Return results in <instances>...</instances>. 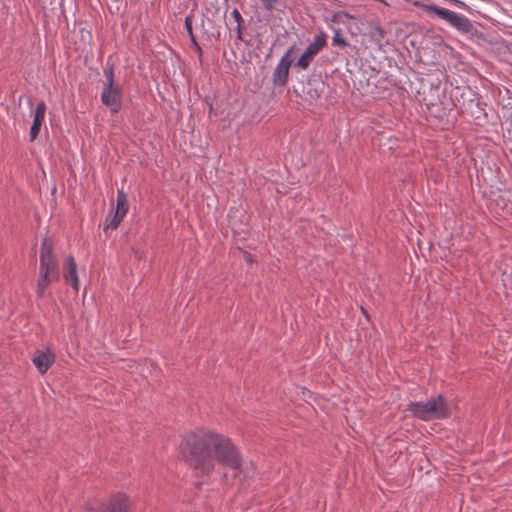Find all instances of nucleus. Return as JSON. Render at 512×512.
<instances>
[{
	"label": "nucleus",
	"instance_id": "nucleus-13",
	"mask_svg": "<svg viewBox=\"0 0 512 512\" xmlns=\"http://www.w3.org/2000/svg\"><path fill=\"white\" fill-rule=\"evenodd\" d=\"M128 208H129V204H128L126 194L122 190H118L116 207H115L116 214L121 215L122 217H125V215L128 212Z\"/></svg>",
	"mask_w": 512,
	"mask_h": 512
},
{
	"label": "nucleus",
	"instance_id": "nucleus-7",
	"mask_svg": "<svg viewBox=\"0 0 512 512\" xmlns=\"http://www.w3.org/2000/svg\"><path fill=\"white\" fill-rule=\"evenodd\" d=\"M128 497L123 493L112 495L105 504H89L86 512H128Z\"/></svg>",
	"mask_w": 512,
	"mask_h": 512
},
{
	"label": "nucleus",
	"instance_id": "nucleus-9",
	"mask_svg": "<svg viewBox=\"0 0 512 512\" xmlns=\"http://www.w3.org/2000/svg\"><path fill=\"white\" fill-rule=\"evenodd\" d=\"M294 49V46L291 47L280 59L278 64L276 65L273 74L272 81L275 86H285L288 82L289 70L293 59L291 58V53Z\"/></svg>",
	"mask_w": 512,
	"mask_h": 512
},
{
	"label": "nucleus",
	"instance_id": "nucleus-18",
	"mask_svg": "<svg viewBox=\"0 0 512 512\" xmlns=\"http://www.w3.org/2000/svg\"><path fill=\"white\" fill-rule=\"evenodd\" d=\"M185 27H186V30H187L190 38H191L192 43L197 47V49H199V46L196 42V39H195L193 31H192V16H186Z\"/></svg>",
	"mask_w": 512,
	"mask_h": 512
},
{
	"label": "nucleus",
	"instance_id": "nucleus-17",
	"mask_svg": "<svg viewBox=\"0 0 512 512\" xmlns=\"http://www.w3.org/2000/svg\"><path fill=\"white\" fill-rule=\"evenodd\" d=\"M343 18L354 19V16L346 11H337L333 13L329 20L332 23H341Z\"/></svg>",
	"mask_w": 512,
	"mask_h": 512
},
{
	"label": "nucleus",
	"instance_id": "nucleus-19",
	"mask_svg": "<svg viewBox=\"0 0 512 512\" xmlns=\"http://www.w3.org/2000/svg\"><path fill=\"white\" fill-rule=\"evenodd\" d=\"M277 1L278 0H261L262 7L267 11H272Z\"/></svg>",
	"mask_w": 512,
	"mask_h": 512
},
{
	"label": "nucleus",
	"instance_id": "nucleus-1",
	"mask_svg": "<svg viewBox=\"0 0 512 512\" xmlns=\"http://www.w3.org/2000/svg\"><path fill=\"white\" fill-rule=\"evenodd\" d=\"M180 454L196 472L209 475L224 461V439L212 431L189 433L181 443Z\"/></svg>",
	"mask_w": 512,
	"mask_h": 512
},
{
	"label": "nucleus",
	"instance_id": "nucleus-10",
	"mask_svg": "<svg viewBox=\"0 0 512 512\" xmlns=\"http://www.w3.org/2000/svg\"><path fill=\"white\" fill-rule=\"evenodd\" d=\"M46 104L44 101H40L35 108L34 114H33V122L32 126L30 128V141H34L41 130V126L43 124L45 114H46Z\"/></svg>",
	"mask_w": 512,
	"mask_h": 512
},
{
	"label": "nucleus",
	"instance_id": "nucleus-2",
	"mask_svg": "<svg viewBox=\"0 0 512 512\" xmlns=\"http://www.w3.org/2000/svg\"><path fill=\"white\" fill-rule=\"evenodd\" d=\"M59 279L58 263L52 254V245L44 240L40 252V268L36 292L42 296L51 282Z\"/></svg>",
	"mask_w": 512,
	"mask_h": 512
},
{
	"label": "nucleus",
	"instance_id": "nucleus-22",
	"mask_svg": "<svg viewBox=\"0 0 512 512\" xmlns=\"http://www.w3.org/2000/svg\"><path fill=\"white\" fill-rule=\"evenodd\" d=\"M244 260H245L246 262H252V261H253V259H252V255H251L250 253H246V252H245V253H244Z\"/></svg>",
	"mask_w": 512,
	"mask_h": 512
},
{
	"label": "nucleus",
	"instance_id": "nucleus-11",
	"mask_svg": "<svg viewBox=\"0 0 512 512\" xmlns=\"http://www.w3.org/2000/svg\"><path fill=\"white\" fill-rule=\"evenodd\" d=\"M32 361L37 370L44 374L55 361V355L49 350L37 351Z\"/></svg>",
	"mask_w": 512,
	"mask_h": 512
},
{
	"label": "nucleus",
	"instance_id": "nucleus-14",
	"mask_svg": "<svg viewBox=\"0 0 512 512\" xmlns=\"http://www.w3.org/2000/svg\"><path fill=\"white\" fill-rule=\"evenodd\" d=\"M331 29L333 31L332 46L340 48L349 46L347 40L342 36L340 28L331 27Z\"/></svg>",
	"mask_w": 512,
	"mask_h": 512
},
{
	"label": "nucleus",
	"instance_id": "nucleus-12",
	"mask_svg": "<svg viewBox=\"0 0 512 512\" xmlns=\"http://www.w3.org/2000/svg\"><path fill=\"white\" fill-rule=\"evenodd\" d=\"M63 277L66 282H70L75 291L79 290V280L77 275V266L72 256L67 257L63 267Z\"/></svg>",
	"mask_w": 512,
	"mask_h": 512
},
{
	"label": "nucleus",
	"instance_id": "nucleus-5",
	"mask_svg": "<svg viewBox=\"0 0 512 512\" xmlns=\"http://www.w3.org/2000/svg\"><path fill=\"white\" fill-rule=\"evenodd\" d=\"M104 76L106 80L102 87L101 101L112 113H118L122 107L123 91L122 87L115 83L112 65L105 67Z\"/></svg>",
	"mask_w": 512,
	"mask_h": 512
},
{
	"label": "nucleus",
	"instance_id": "nucleus-15",
	"mask_svg": "<svg viewBox=\"0 0 512 512\" xmlns=\"http://www.w3.org/2000/svg\"><path fill=\"white\" fill-rule=\"evenodd\" d=\"M123 218L124 217H122L121 215L116 214V212H114L113 215H108L106 217L104 230L116 229L122 222Z\"/></svg>",
	"mask_w": 512,
	"mask_h": 512
},
{
	"label": "nucleus",
	"instance_id": "nucleus-8",
	"mask_svg": "<svg viewBox=\"0 0 512 512\" xmlns=\"http://www.w3.org/2000/svg\"><path fill=\"white\" fill-rule=\"evenodd\" d=\"M327 44V34L321 32L318 34L313 42L309 44L304 53L297 61V66L301 69H307L312 61L313 57L319 53Z\"/></svg>",
	"mask_w": 512,
	"mask_h": 512
},
{
	"label": "nucleus",
	"instance_id": "nucleus-6",
	"mask_svg": "<svg viewBox=\"0 0 512 512\" xmlns=\"http://www.w3.org/2000/svg\"><path fill=\"white\" fill-rule=\"evenodd\" d=\"M412 3L416 7H421L428 12L436 13L440 18L448 22L451 26L459 31L468 32L471 28L470 20L464 15L458 14L454 11L439 7L434 4H425L419 0H414Z\"/></svg>",
	"mask_w": 512,
	"mask_h": 512
},
{
	"label": "nucleus",
	"instance_id": "nucleus-4",
	"mask_svg": "<svg viewBox=\"0 0 512 512\" xmlns=\"http://www.w3.org/2000/svg\"><path fill=\"white\" fill-rule=\"evenodd\" d=\"M226 478L228 477V470L234 479H238L243 485L248 482L255 474V468L251 463H242V458L237 448L226 439Z\"/></svg>",
	"mask_w": 512,
	"mask_h": 512
},
{
	"label": "nucleus",
	"instance_id": "nucleus-21",
	"mask_svg": "<svg viewBox=\"0 0 512 512\" xmlns=\"http://www.w3.org/2000/svg\"><path fill=\"white\" fill-rule=\"evenodd\" d=\"M473 104H475V106L478 108L479 112L482 111V108H480V106H479V101L478 100L471 99L470 102H469V105L472 106Z\"/></svg>",
	"mask_w": 512,
	"mask_h": 512
},
{
	"label": "nucleus",
	"instance_id": "nucleus-20",
	"mask_svg": "<svg viewBox=\"0 0 512 512\" xmlns=\"http://www.w3.org/2000/svg\"><path fill=\"white\" fill-rule=\"evenodd\" d=\"M450 2H452L453 4H455L456 6H458L460 8L466 7V4L464 2H462L461 0H450Z\"/></svg>",
	"mask_w": 512,
	"mask_h": 512
},
{
	"label": "nucleus",
	"instance_id": "nucleus-16",
	"mask_svg": "<svg viewBox=\"0 0 512 512\" xmlns=\"http://www.w3.org/2000/svg\"><path fill=\"white\" fill-rule=\"evenodd\" d=\"M232 21L235 23V30L237 32V38L241 39V28L243 23V18L240 12L235 8L231 12Z\"/></svg>",
	"mask_w": 512,
	"mask_h": 512
},
{
	"label": "nucleus",
	"instance_id": "nucleus-3",
	"mask_svg": "<svg viewBox=\"0 0 512 512\" xmlns=\"http://www.w3.org/2000/svg\"><path fill=\"white\" fill-rule=\"evenodd\" d=\"M408 411L414 417L423 421L445 419L450 415L448 405L442 395H438L425 402H410L408 404Z\"/></svg>",
	"mask_w": 512,
	"mask_h": 512
},
{
	"label": "nucleus",
	"instance_id": "nucleus-23",
	"mask_svg": "<svg viewBox=\"0 0 512 512\" xmlns=\"http://www.w3.org/2000/svg\"><path fill=\"white\" fill-rule=\"evenodd\" d=\"M471 114L475 117V118H479V114H476L474 112H471Z\"/></svg>",
	"mask_w": 512,
	"mask_h": 512
}]
</instances>
